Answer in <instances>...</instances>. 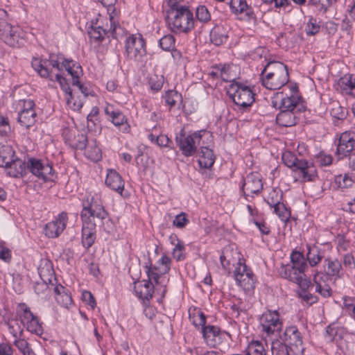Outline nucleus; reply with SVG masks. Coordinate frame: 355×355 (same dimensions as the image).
<instances>
[{
    "label": "nucleus",
    "mask_w": 355,
    "mask_h": 355,
    "mask_svg": "<svg viewBox=\"0 0 355 355\" xmlns=\"http://www.w3.org/2000/svg\"><path fill=\"white\" fill-rule=\"evenodd\" d=\"M196 18L202 22H207L211 19V15L205 6H199L196 9Z\"/></svg>",
    "instance_id": "864d4df0"
},
{
    "label": "nucleus",
    "mask_w": 355,
    "mask_h": 355,
    "mask_svg": "<svg viewBox=\"0 0 355 355\" xmlns=\"http://www.w3.org/2000/svg\"><path fill=\"white\" fill-rule=\"evenodd\" d=\"M105 112L111 118L112 122L116 126H120L126 123L125 116L119 110H115L111 105L105 107Z\"/></svg>",
    "instance_id": "f704fd0d"
},
{
    "label": "nucleus",
    "mask_w": 355,
    "mask_h": 355,
    "mask_svg": "<svg viewBox=\"0 0 355 355\" xmlns=\"http://www.w3.org/2000/svg\"><path fill=\"white\" fill-rule=\"evenodd\" d=\"M50 277L48 278V281L49 282L50 286L51 288V291H53L56 297H59L60 295L67 293L65 291V288L60 284L56 285L53 283L54 281H56L55 277L53 275V272L50 274Z\"/></svg>",
    "instance_id": "6e6d98bb"
},
{
    "label": "nucleus",
    "mask_w": 355,
    "mask_h": 355,
    "mask_svg": "<svg viewBox=\"0 0 355 355\" xmlns=\"http://www.w3.org/2000/svg\"><path fill=\"white\" fill-rule=\"evenodd\" d=\"M150 88L155 91H159L163 86L164 84V77L163 76H154L150 78Z\"/></svg>",
    "instance_id": "bf43d9fd"
},
{
    "label": "nucleus",
    "mask_w": 355,
    "mask_h": 355,
    "mask_svg": "<svg viewBox=\"0 0 355 355\" xmlns=\"http://www.w3.org/2000/svg\"><path fill=\"white\" fill-rule=\"evenodd\" d=\"M234 276L237 284L245 292H250L255 287V277L252 270L245 264L239 261Z\"/></svg>",
    "instance_id": "423d86ee"
},
{
    "label": "nucleus",
    "mask_w": 355,
    "mask_h": 355,
    "mask_svg": "<svg viewBox=\"0 0 355 355\" xmlns=\"http://www.w3.org/2000/svg\"><path fill=\"white\" fill-rule=\"evenodd\" d=\"M18 312L20 320L24 324H26V323L28 322V321L35 316L25 304H19Z\"/></svg>",
    "instance_id": "a18cd8bd"
},
{
    "label": "nucleus",
    "mask_w": 355,
    "mask_h": 355,
    "mask_svg": "<svg viewBox=\"0 0 355 355\" xmlns=\"http://www.w3.org/2000/svg\"><path fill=\"white\" fill-rule=\"evenodd\" d=\"M333 160V158L329 155H326L324 153H320L316 157V162L320 165V166H329L331 164Z\"/></svg>",
    "instance_id": "e2e57ef3"
},
{
    "label": "nucleus",
    "mask_w": 355,
    "mask_h": 355,
    "mask_svg": "<svg viewBox=\"0 0 355 355\" xmlns=\"http://www.w3.org/2000/svg\"><path fill=\"white\" fill-rule=\"evenodd\" d=\"M64 135L68 144L73 148L83 150L85 148L87 142V137L83 133H80L76 130H67L64 132Z\"/></svg>",
    "instance_id": "aec40b11"
},
{
    "label": "nucleus",
    "mask_w": 355,
    "mask_h": 355,
    "mask_svg": "<svg viewBox=\"0 0 355 355\" xmlns=\"http://www.w3.org/2000/svg\"><path fill=\"white\" fill-rule=\"evenodd\" d=\"M166 23L175 33H187L194 27L193 13L187 6L175 10H168Z\"/></svg>",
    "instance_id": "20e7f679"
},
{
    "label": "nucleus",
    "mask_w": 355,
    "mask_h": 355,
    "mask_svg": "<svg viewBox=\"0 0 355 355\" xmlns=\"http://www.w3.org/2000/svg\"><path fill=\"white\" fill-rule=\"evenodd\" d=\"M279 274L282 277L296 283L302 290L307 289L311 284L310 281L304 274V271L290 267V266H282Z\"/></svg>",
    "instance_id": "2eb2a0df"
},
{
    "label": "nucleus",
    "mask_w": 355,
    "mask_h": 355,
    "mask_svg": "<svg viewBox=\"0 0 355 355\" xmlns=\"http://www.w3.org/2000/svg\"><path fill=\"white\" fill-rule=\"evenodd\" d=\"M82 299L83 302L89 305L92 309L96 307V303L91 292L87 291H84L82 294Z\"/></svg>",
    "instance_id": "0e129e2a"
},
{
    "label": "nucleus",
    "mask_w": 355,
    "mask_h": 355,
    "mask_svg": "<svg viewBox=\"0 0 355 355\" xmlns=\"http://www.w3.org/2000/svg\"><path fill=\"white\" fill-rule=\"evenodd\" d=\"M306 258L309 261L310 266H316L323 258V256L320 250L316 247H308V252L306 254Z\"/></svg>",
    "instance_id": "a19ab883"
},
{
    "label": "nucleus",
    "mask_w": 355,
    "mask_h": 355,
    "mask_svg": "<svg viewBox=\"0 0 355 355\" xmlns=\"http://www.w3.org/2000/svg\"><path fill=\"white\" fill-rule=\"evenodd\" d=\"M134 290L139 298L148 300L153 297L154 285L152 282L143 280L135 282Z\"/></svg>",
    "instance_id": "5701e85b"
},
{
    "label": "nucleus",
    "mask_w": 355,
    "mask_h": 355,
    "mask_svg": "<svg viewBox=\"0 0 355 355\" xmlns=\"http://www.w3.org/2000/svg\"><path fill=\"white\" fill-rule=\"evenodd\" d=\"M320 26L317 24L316 20L311 18L306 27V33L307 35H313L319 32Z\"/></svg>",
    "instance_id": "680f3d73"
},
{
    "label": "nucleus",
    "mask_w": 355,
    "mask_h": 355,
    "mask_svg": "<svg viewBox=\"0 0 355 355\" xmlns=\"http://www.w3.org/2000/svg\"><path fill=\"white\" fill-rule=\"evenodd\" d=\"M125 53L131 60H137L146 54L145 42L141 37L134 35L126 40Z\"/></svg>",
    "instance_id": "f3484780"
},
{
    "label": "nucleus",
    "mask_w": 355,
    "mask_h": 355,
    "mask_svg": "<svg viewBox=\"0 0 355 355\" xmlns=\"http://www.w3.org/2000/svg\"><path fill=\"white\" fill-rule=\"evenodd\" d=\"M262 84L267 89L276 90L285 85L289 79L286 65L280 62H270L267 64L261 71Z\"/></svg>",
    "instance_id": "7ed1b4c3"
},
{
    "label": "nucleus",
    "mask_w": 355,
    "mask_h": 355,
    "mask_svg": "<svg viewBox=\"0 0 355 355\" xmlns=\"http://www.w3.org/2000/svg\"><path fill=\"white\" fill-rule=\"evenodd\" d=\"M26 329L31 333H34L37 335H41L43 333V329L41 324L36 316H34L33 319L26 323Z\"/></svg>",
    "instance_id": "de8ad7c7"
},
{
    "label": "nucleus",
    "mask_w": 355,
    "mask_h": 355,
    "mask_svg": "<svg viewBox=\"0 0 355 355\" xmlns=\"http://www.w3.org/2000/svg\"><path fill=\"white\" fill-rule=\"evenodd\" d=\"M284 164L290 168H293L295 164L300 159L296 155L291 151H285L282 156Z\"/></svg>",
    "instance_id": "3c124183"
},
{
    "label": "nucleus",
    "mask_w": 355,
    "mask_h": 355,
    "mask_svg": "<svg viewBox=\"0 0 355 355\" xmlns=\"http://www.w3.org/2000/svg\"><path fill=\"white\" fill-rule=\"evenodd\" d=\"M355 182V177L352 173H345L335 177V183L339 188L347 189L352 187Z\"/></svg>",
    "instance_id": "e433bc0d"
},
{
    "label": "nucleus",
    "mask_w": 355,
    "mask_h": 355,
    "mask_svg": "<svg viewBox=\"0 0 355 355\" xmlns=\"http://www.w3.org/2000/svg\"><path fill=\"white\" fill-rule=\"evenodd\" d=\"M272 355H293L286 345L279 340L272 342Z\"/></svg>",
    "instance_id": "79ce46f5"
},
{
    "label": "nucleus",
    "mask_w": 355,
    "mask_h": 355,
    "mask_svg": "<svg viewBox=\"0 0 355 355\" xmlns=\"http://www.w3.org/2000/svg\"><path fill=\"white\" fill-rule=\"evenodd\" d=\"M27 168L33 175L44 181L52 180L53 170L47 161L30 158L27 162Z\"/></svg>",
    "instance_id": "9b49d317"
},
{
    "label": "nucleus",
    "mask_w": 355,
    "mask_h": 355,
    "mask_svg": "<svg viewBox=\"0 0 355 355\" xmlns=\"http://www.w3.org/2000/svg\"><path fill=\"white\" fill-rule=\"evenodd\" d=\"M37 114L35 110L21 111L18 114L17 121L26 129L33 126L36 122Z\"/></svg>",
    "instance_id": "7c9ffc66"
},
{
    "label": "nucleus",
    "mask_w": 355,
    "mask_h": 355,
    "mask_svg": "<svg viewBox=\"0 0 355 355\" xmlns=\"http://www.w3.org/2000/svg\"><path fill=\"white\" fill-rule=\"evenodd\" d=\"M202 334L205 343L210 347H215L220 343L221 331L218 327L207 325L202 328Z\"/></svg>",
    "instance_id": "412c9836"
},
{
    "label": "nucleus",
    "mask_w": 355,
    "mask_h": 355,
    "mask_svg": "<svg viewBox=\"0 0 355 355\" xmlns=\"http://www.w3.org/2000/svg\"><path fill=\"white\" fill-rule=\"evenodd\" d=\"M55 298L59 304L65 307H67L72 302L71 297L67 293H65L59 297H55Z\"/></svg>",
    "instance_id": "338daca9"
},
{
    "label": "nucleus",
    "mask_w": 355,
    "mask_h": 355,
    "mask_svg": "<svg viewBox=\"0 0 355 355\" xmlns=\"http://www.w3.org/2000/svg\"><path fill=\"white\" fill-rule=\"evenodd\" d=\"M276 121L281 126L291 127L296 124V116L293 112L284 110L277 114Z\"/></svg>",
    "instance_id": "c756f323"
},
{
    "label": "nucleus",
    "mask_w": 355,
    "mask_h": 355,
    "mask_svg": "<svg viewBox=\"0 0 355 355\" xmlns=\"http://www.w3.org/2000/svg\"><path fill=\"white\" fill-rule=\"evenodd\" d=\"M302 182H313L318 178L316 167L312 162L300 159L292 168Z\"/></svg>",
    "instance_id": "f8f14e48"
},
{
    "label": "nucleus",
    "mask_w": 355,
    "mask_h": 355,
    "mask_svg": "<svg viewBox=\"0 0 355 355\" xmlns=\"http://www.w3.org/2000/svg\"><path fill=\"white\" fill-rule=\"evenodd\" d=\"M330 113L334 118L343 120L345 119L347 110L345 107H342L338 102L334 101L330 105Z\"/></svg>",
    "instance_id": "ea45409f"
},
{
    "label": "nucleus",
    "mask_w": 355,
    "mask_h": 355,
    "mask_svg": "<svg viewBox=\"0 0 355 355\" xmlns=\"http://www.w3.org/2000/svg\"><path fill=\"white\" fill-rule=\"evenodd\" d=\"M232 89L234 90V92L233 94H230V96L236 105L245 109L250 107L254 103V94L249 87L236 83L232 86Z\"/></svg>",
    "instance_id": "1a4fd4ad"
},
{
    "label": "nucleus",
    "mask_w": 355,
    "mask_h": 355,
    "mask_svg": "<svg viewBox=\"0 0 355 355\" xmlns=\"http://www.w3.org/2000/svg\"><path fill=\"white\" fill-rule=\"evenodd\" d=\"M280 338L286 345L293 355H302L304 348L303 347L302 338L300 332L295 326L286 329L283 336Z\"/></svg>",
    "instance_id": "0eeeda50"
},
{
    "label": "nucleus",
    "mask_w": 355,
    "mask_h": 355,
    "mask_svg": "<svg viewBox=\"0 0 355 355\" xmlns=\"http://www.w3.org/2000/svg\"><path fill=\"white\" fill-rule=\"evenodd\" d=\"M31 64L41 77L54 81L53 69L60 71L64 68L67 71L68 64L71 69H76L75 64H79L73 60L65 59L62 55L51 53L49 59L40 60L35 58L33 60Z\"/></svg>",
    "instance_id": "f03ea898"
},
{
    "label": "nucleus",
    "mask_w": 355,
    "mask_h": 355,
    "mask_svg": "<svg viewBox=\"0 0 355 355\" xmlns=\"http://www.w3.org/2000/svg\"><path fill=\"white\" fill-rule=\"evenodd\" d=\"M76 69H71L69 64L67 65V71L71 76L73 80V85L78 87L80 91L85 96L89 95L88 89L85 87L79 81L80 76L82 74V68L80 64H75Z\"/></svg>",
    "instance_id": "cd10ccee"
},
{
    "label": "nucleus",
    "mask_w": 355,
    "mask_h": 355,
    "mask_svg": "<svg viewBox=\"0 0 355 355\" xmlns=\"http://www.w3.org/2000/svg\"><path fill=\"white\" fill-rule=\"evenodd\" d=\"M110 28L109 30L101 25H97V23L95 25L92 24L88 30L89 37L98 43L101 42L104 40L105 36L110 37V35H112L113 38L118 40L119 35L121 33L122 34L123 31L119 25H116L112 22V17L110 18Z\"/></svg>",
    "instance_id": "6e6552de"
},
{
    "label": "nucleus",
    "mask_w": 355,
    "mask_h": 355,
    "mask_svg": "<svg viewBox=\"0 0 355 355\" xmlns=\"http://www.w3.org/2000/svg\"><path fill=\"white\" fill-rule=\"evenodd\" d=\"M262 189L263 184L259 173H251L243 180L242 190L247 200H249V196L253 198L252 194H258Z\"/></svg>",
    "instance_id": "dca6fc26"
},
{
    "label": "nucleus",
    "mask_w": 355,
    "mask_h": 355,
    "mask_svg": "<svg viewBox=\"0 0 355 355\" xmlns=\"http://www.w3.org/2000/svg\"><path fill=\"white\" fill-rule=\"evenodd\" d=\"M40 276L42 282H36L34 286L35 293L39 295L48 296L51 292V288L49 284V282L47 279H44L42 276V270L40 271Z\"/></svg>",
    "instance_id": "58836bf2"
},
{
    "label": "nucleus",
    "mask_w": 355,
    "mask_h": 355,
    "mask_svg": "<svg viewBox=\"0 0 355 355\" xmlns=\"http://www.w3.org/2000/svg\"><path fill=\"white\" fill-rule=\"evenodd\" d=\"M0 38L12 47L18 46L23 40L19 35V28L13 26L6 21H0Z\"/></svg>",
    "instance_id": "ddd939ff"
},
{
    "label": "nucleus",
    "mask_w": 355,
    "mask_h": 355,
    "mask_svg": "<svg viewBox=\"0 0 355 355\" xmlns=\"http://www.w3.org/2000/svg\"><path fill=\"white\" fill-rule=\"evenodd\" d=\"M146 273H147V275L148 277V281L151 282L152 280H154L155 283L156 284H158L159 283V279L161 277V275H162L161 273L162 271L158 272L157 268L155 266L153 267L152 263L150 262H149V265L146 264Z\"/></svg>",
    "instance_id": "8fccbe9b"
},
{
    "label": "nucleus",
    "mask_w": 355,
    "mask_h": 355,
    "mask_svg": "<svg viewBox=\"0 0 355 355\" xmlns=\"http://www.w3.org/2000/svg\"><path fill=\"white\" fill-rule=\"evenodd\" d=\"M190 319L195 327H201V329L206 327V316L200 310H198L190 315Z\"/></svg>",
    "instance_id": "09e8293b"
},
{
    "label": "nucleus",
    "mask_w": 355,
    "mask_h": 355,
    "mask_svg": "<svg viewBox=\"0 0 355 355\" xmlns=\"http://www.w3.org/2000/svg\"><path fill=\"white\" fill-rule=\"evenodd\" d=\"M228 37V31L223 26H216L210 32V39L213 44L220 46L225 42Z\"/></svg>",
    "instance_id": "bb28decb"
},
{
    "label": "nucleus",
    "mask_w": 355,
    "mask_h": 355,
    "mask_svg": "<svg viewBox=\"0 0 355 355\" xmlns=\"http://www.w3.org/2000/svg\"><path fill=\"white\" fill-rule=\"evenodd\" d=\"M184 250V245L182 242H178L177 245L175 246L173 250V257L177 261L183 260L185 258V256L183 253Z\"/></svg>",
    "instance_id": "13d9d810"
},
{
    "label": "nucleus",
    "mask_w": 355,
    "mask_h": 355,
    "mask_svg": "<svg viewBox=\"0 0 355 355\" xmlns=\"http://www.w3.org/2000/svg\"><path fill=\"white\" fill-rule=\"evenodd\" d=\"M345 331L343 328H340L335 324H331L327 327L326 336L330 341H334L338 336L341 338V334Z\"/></svg>",
    "instance_id": "c03bdc74"
},
{
    "label": "nucleus",
    "mask_w": 355,
    "mask_h": 355,
    "mask_svg": "<svg viewBox=\"0 0 355 355\" xmlns=\"http://www.w3.org/2000/svg\"><path fill=\"white\" fill-rule=\"evenodd\" d=\"M105 184L111 189L121 194L124 189V181L121 175L114 169L107 171Z\"/></svg>",
    "instance_id": "4be33fe9"
},
{
    "label": "nucleus",
    "mask_w": 355,
    "mask_h": 355,
    "mask_svg": "<svg viewBox=\"0 0 355 355\" xmlns=\"http://www.w3.org/2000/svg\"><path fill=\"white\" fill-rule=\"evenodd\" d=\"M89 158L94 161L97 162L101 158V152L98 147H95L92 151H87Z\"/></svg>",
    "instance_id": "774afa93"
},
{
    "label": "nucleus",
    "mask_w": 355,
    "mask_h": 355,
    "mask_svg": "<svg viewBox=\"0 0 355 355\" xmlns=\"http://www.w3.org/2000/svg\"><path fill=\"white\" fill-rule=\"evenodd\" d=\"M291 260L293 263L291 267L300 269L301 271H305L307 268V263L302 253L293 251L291 254Z\"/></svg>",
    "instance_id": "c9c22d12"
},
{
    "label": "nucleus",
    "mask_w": 355,
    "mask_h": 355,
    "mask_svg": "<svg viewBox=\"0 0 355 355\" xmlns=\"http://www.w3.org/2000/svg\"><path fill=\"white\" fill-rule=\"evenodd\" d=\"M355 146L354 133L351 132H343L339 137L336 153L346 157L354 152Z\"/></svg>",
    "instance_id": "6ab92c4d"
},
{
    "label": "nucleus",
    "mask_w": 355,
    "mask_h": 355,
    "mask_svg": "<svg viewBox=\"0 0 355 355\" xmlns=\"http://www.w3.org/2000/svg\"><path fill=\"white\" fill-rule=\"evenodd\" d=\"M50 277L48 278V281L49 282L50 286L51 288V291H53L56 297H59L60 295L67 293L65 291V288L60 284L56 285L53 283L54 281H56L55 277L53 275V272L50 274Z\"/></svg>",
    "instance_id": "5fc2aeb1"
},
{
    "label": "nucleus",
    "mask_w": 355,
    "mask_h": 355,
    "mask_svg": "<svg viewBox=\"0 0 355 355\" xmlns=\"http://www.w3.org/2000/svg\"><path fill=\"white\" fill-rule=\"evenodd\" d=\"M68 220L67 214L62 212L55 220L48 223L44 228L45 234L49 238L58 237L65 229Z\"/></svg>",
    "instance_id": "a211bd4d"
},
{
    "label": "nucleus",
    "mask_w": 355,
    "mask_h": 355,
    "mask_svg": "<svg viewBox=\"0 0 355 355\" xmlns=\"http://www.w3.org/2000/svg\"><path fill=\"white\" fill-rule=\"evenodd\" d=\"M83 210L80 213V218L83 222L82 227V243L86 248H89L96 239V221L95 219L103 220L105 219L108 214L104 207L97 202L91 201L87 199L83 202Z\"/></svg>",
    "instance_id": "f257e3e1"
},
{
    "label": "nucleus",
    "mask_w": 355,
    "mask_h": 355,
    "mask_svg": "<svg viewBox=\"0 0 355 355\" xmlns=\"http://www.w3.org/2000/svg\"><path fill=\"white\" fill-rule=\"evenodd\" d=\"M343 93L355 96V76L346 74L338 83Z\"/></svg>",
    "instance_id": "a878e982"
},
{
    "label": "nucleus",
    "mask_w": 355,
    "mask_h": 355,
    "mask_svg": "<svg viewBox=\"0 0 355 355\" xmlns=\"http://www.w3.org/2000/svg\"><path fill=\"white\" fill-rule=\"evenodd\" d=\"M188 222L189 220L186 218V214L184 213H181L175 217V220H173V225L177 227L182 228L187 225Z\"/></svg>",
    "instance_id": "69168bd1"
},
{
    "label": "nucleus",
    "mask_w": 355,
    "mask_h": 355,
    "mask_svg": "<svg viewBox=\"0 0 355 355\" xmlns=\"http://www.w3.org/2000/svg\"><path fill=\"white\" fill-rule=\"evenodd\" d=\"M297 91V87H293L292 88L293 94L290 96L283 97L282 94H281L279 102H278L279 96V94H277L275 99L272 101L273 106L275 107L278 106V108L281 111L286 110L293 112L295 108H297V110L301 112L304 106L300 104L301 97L296 94Z\"/></svg>",
    "instance_id": "4468645a"
},
{
    "label": "nucleus",
    "mask_w": 355,
    "mask_h": 355,
    "mask_svg": "<svg viewBox=\"0 0 355 355\" xmlns=\"http://www.w3.org/2000/svg\"><path fill=\"white\" fill-rule=\"evenodd\" d=\"M159 45L164 51H170L175 47V38L171 35H167L162 37L159 40Z\"/></svg>",
    "instance_id": "603ef678"
},
{
    "label": "nucleus",
    "mask_w": 355,
    "mask_h": 355,
    "mask_svg": "<svg viewBox=\"0 0 355 355\" xmlns=\"http://www.w3.org/2000/svg\"><path fill=\"white\" fill-rule=\"evenodd\" d=\"M164 98L166 103L172 107L178 101H181L182 95L175 90H168L166 92Z\"/></svg>",
    "instance_id": "49530a36"
},
{
    "label": "nucleus",
    "mask_w": 355,
    "mask_h": 355,
    "mask_svg": "<svg viewBox=\"0 0 355 355\" xmlns=\"http://www.w3.org/2000/svg\"><path fill=\"white\" fill-rule=\"evenodd\" d=\"M15 158V151L10 146L0 148V166L8 168Z\"/></svg>",
    "instance_id": "2f4dec72"
},
{
    "label": "nucleus",
    "mask_w": 355,
    "mask_h": 355,
    "mask_svg": "<svg viewBox=\"0 0 355 355\" xmlns=\"http://www.w3.org/2000/svg\"><path fill=\"white\" fill-rule=\"evenodd\" d=\"M0 259L6 263H10L12 259L11 251L3 242L0 243Z\"/></svg>",
    "instance_id": "052dcab7"
},
{
    "label": "nucleus",
    "mask_w": 355,
    "mask_h": 355,
    "mask_svg": "<svg viewBox=\"0 0 355 355\" xmlns=\"http://www.w3.org/2000/svg\"><path fill=\"white\" fill-rule=\"evenodd\" d=\"M336 0H309V4L320 6V10L325 12Z\"/></svg>",
    "instance_id": "4d7b16f0"
},
{
    "label": "nucleus",
    "mask_w": 355,
    "mask_h": 355,
    "mask_svg": "<svg viewBox=\"0 0 355 355\" xmlns=\"http://www.w3.org/2000/svg\"><path fill=\"white\" fill-rule=\"evenodd\" d=\"M260 324L262 331L270 336L278 334L282 328V322L280 321L277 311H268L263 313L260 318Z\"/></svg>",
    "instance_id": "9d476101"
},
{
    "label": "nucleus",
    "mask_w": 355,
    "mask_h": 355,
    "mask_svg": "<svg viewBox=\"0 0 355 355\" xmlns=\"http://www.w3.org/2000/svg\"><path fill=\"white\" fill-rule=\"evenodd\" d=\"M313 282L315 286V291L320 293L323 297H329L331 295L332 291L330 286L325 283L322 277L315 275Z\"/></svg>",
    "instance_id": "72a5a7b5"
},
{
    "label": "nucleus",
    "mask_w": 355,
    "mask_h": 355,
    "mask_svg": "<svg viewBox=\"0 0 355 355\" xmlns=\"http://www.w3.org/2000/svg\"><path fill=\"white\" fill-rule=\"evenodd\" d=\"M274 211L279 218L283 221H287L290 216L291 213L286 207L284 203L277 200V202H274Z\"/></svg>",
    "instance_id": "37998d69"
},
{
    "label": "nucleus",
    "mask_w": 355,
    "mask_h": 355,
    "mask_svg": "<svg viewBox=\"0 0 355 355\" xmlns=\"http://www.w3.org/2000/svg\"><path fill=\"white\" fill-rule=\"evenodd\" d=\"M230 6L233 12L235 14L245 12L249 17H254V12L251 8H249L245 0H231Z\"/></svg>",
    "instance_id": "473e14b6"
},
{
    "label": "nucleus",
    "mask_w": 355,
    "mask_h": 355,
    "mask_svg": "<svg viewBox=\"0 0 355 355\" xmlns=\"http://www.w3.org/2000/svg\"><path fill=\"white\" fill-rule=\"evenodd\" d=\"M205 130L194 132L191 135H187L184 129H182L175 141L183 155L186 157L193 156L197 151L198 146H201V140Z\"/></svg>",
    "instance_id": "39448f33"
},
{
    "label": "nucleus",
    "mask_w": 355,
    "mask_h": 355,
    "mask_svg": "<svg viewBox=\"0 0 355 355\" xmlns=\"http://www.w3.org/2000/svg\"><path fill=\"white\" fill-rule=\"evenodd\" d=\"M324 272L327 276L336 277L340 278L342 276V265L336 259H325L324 261Z\"/></svg>",
    "instance_id": "b1692460"
},
{
    "label": "nucleus",
    "mask_w": 355,
    "mask_h": 355,
    "mask_svg": "<svg viewBox=\"0 0 355 355\" xmlns=\"http://www.w3.org/2000/svg\"><path fill=\"white\" fill-rule=\"evenodd\" d=\"M215 162L213 150L206 146H200L198 163L202 168H209Z\"/></svg>",
    "instance_id": "393cba45"
},
{
    "label": "nucleus",
    "mask_w": 355,
    "mask_h": 355,
    "mask_svg": "<svg viewBox=\"0 0 355 355\" xmlns=\"http://www.w3.org/2000/svg\"><path fill=\"white\" fill-rule=\"evenodd\" d=\"M8 168L9 175L15 178L23 176L26 173V170H28L27 164L17 157L14 158V160Z\"/></svg>",
    "instance_id": "c85d7f7f"
},
{
    "label": "nucleus",
    "mask_w": 355,
    "mask_h": 355,
    "mask_svg": "<svg viewBox=\"0 0 355 355\" xmlns=\"http://www.w3.org/2000/svg\"><path fill=\"white\" fill-rule=\"evenodd\" d=\"M62 89L67 94V105L73 110H78L83 107V103L80 101L76 102L73 99V94L71 93V90L70 89L69 85L67 82H64V85L61 87Z\"/></svg>",
    "instance_id": "4c0bfd02"
}]
</instances>
